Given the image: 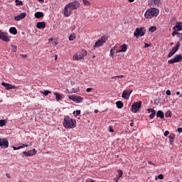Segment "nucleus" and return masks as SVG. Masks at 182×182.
I'll return each instance as SVG.
<instances>
[{"mask_svg":"<svg viewBox=\"0 0 182 182\" xmlns=\"http://www.w3.org/2000/svg\"><path fill=\"white\" fill-rule=\"evenodd\" d=\"M63 126H64L65 129H75L76 127V119L66 115L64 117Z\"/></svg>","mask_w":182,"mask_h":182,"instance_id":"nucleus-1","label":"nucleus"},{"mask_svg":"<svg viewBox=\"0 0 182 182\" xmlns=\"http://www.w3.org/2000/svg\"><path fill=\"white\" fill-rule=\"evenodd\" d=\"M160 11L156 8H150L146 10L144 14V16L146 19H151V18H154L159 15Z\"/></svg>","mask_w":182,"mask_h":182,"instance_id":"nucleus-2","label":"nucleus"},{"mask_svg":"<svg viewBox=\"0 0 182 182\" xmlns=\"http://www.w3.org/2000/svg\"><path fill=\"white\" fill-rule=\"evenodd\" d=\"M87 55V51L85 49H82L79 50L76 54H74L73 56V60H81L82 59H85V56Z\"/></svg>","mask_w":182,"mask_h":182,"instance_id":"nucleus-3","label":"nucleus"},{"mask_svg":"<svg viewBox=\"0 0 182 182\" xmlns=\"http://www.w3.org/2000/svg\"><path fill=\"white\" fill-rule=\"evenodd\" d=\"M141 101H139L132 104L131 107V111L132 113H137L140 112V109H141Z\"/></svg>","mask_w":182,"mask_h":182,"instance_id":"nucleus-4","label":"nucleus"},{"mask_svg":"<svg viewBox=\"0 0 182 182\" xmlns=\"http://www.w3.org/2000/svg\"><path fill=\"white\" fill-rule=\"evenodd\" d=\"M146 33V28L144 27L136 28L135 31L134 32V36L136 38H139V36H144Z\"/></svg>","mask_w":182,"mask_h":182,"instance_id":"nucleus-5","label":"nucleus"},{"mask_svg":"<svg viewBox=\"0 0 182 182\" xmlns=\"http://www.w3.org/2000/svg\"><path fill=\"white\" fill-rule=\"evenodd\" d=\"M106 41H107V38L106 36H102L97 41L95 42V44L93 46L94 49L103 46V44L106 43Z\"/></svg>","mask_w":182,"mask_h":182,"instance_id":"nucleus-6","label":"nucleus"},{"mask_svg":"<svg viewBox=\"0 0 182 182\" xmlns=\"http://www.w3.org/2000/svg\"><path fill=\"white\" fill-rule=\"evenodd\" d=\"M180 46H181V43L179 42H177L176 46L172 48V50L168 53V58H170L172 56H174L176 55V52L180 48Z\"/></svg>","mask_w":182,"mask_h":182,"instance_id":"nucleus-7","label":"nucleus"},{"mask_svg":"<svg viewBox=\"0 0 182 182\" xmlns=\"http://www.w3.org/2000/svg\"><path fill=\"white\" fill-rule=\"evenodd\" d=\"M178 62H182V55L181 54L176 55L174 58L168 60L169 65H173V63H178Z\"/></svg>","mask_w":182,"mask_h":182,"instance_id":"nucleus-8","label":"nucleus"},{"mask_svg":"<svg viewBox=\"0 0 182 182\" xmlns=\"http://www.w3.org/2000/svg\"><path fill=\"white\" fill-rule=\"evenodd\" d=\"M68 99H70V100H73L74 103H82V102H83V97L79 95H70Z\"/></svg>","mask_w":182,"mask_h":182,"instance_id":"nucleus-9","label":"nucleus"},{"mask_svg":"<svg viewBox=\"0 0 182 182\" xmlns=\"http://www.w3.org/2000/svg\"><path fill=\"white\" fill-rule=\"evenodd\" d=\"M36 153H38V151H36V149H35L28 151H23L21 154V157H31L32 156H35Z\"/></svg>","mask_w":182,"mask_h":182,"instance_id":"nucleus-10","label":"nucleus"},{"mask_svg":"<svg viewBox=\"0 0 182 182\" xmlns=\"http://www.w3.org/2000/svg\"><path fill=\"white\" fill-rule=\"evenodd\" d=\"M72 11L73 10L70 9V7L67 4L63 10V14L64 16H65L66 18H69V16L72 15Z\"/></svg>","mask_w":182,"mask_h":182,"instance_id":"nucleus-11","label":"nucleus"},{"mask_svg":"<svg viewBox=\"0 0 182 182\" xmlns=\"http://www.w3.org/2000/svg\"><path fill=\"white\" fill-rule=\"evenodd\" d=\"M73 11L77 9L80 6V3L77 0H75L67 4Z\"/></svg>","mask_w":182,"mask_h":182,"instance_id":"nucleus-12","label":"nucleus"},{"mask_svg":"<svg viewBox=\"0 0 182 182\" xmlns=\"http://www.w3.org/2000/svg\"><path fill=\"white\" fill-rule=\"evenodd\" d=\"M0 39L4 42H9V38H8V33L0 30Z\"/></svg>","mask_w":182,"mask_h":182,"instance_id":"nucleus-13","label":"nucleus"},{"mask_svg":"<svg viewBox=\"0 0 182 182\" xmlns=\"http://www.w3.org/2000/svg\"><path fill=\"white\" fill-rule=\"evenodd\" d=\"M0 147L2 149H8V147H9V142L8 140H6L5 138H0Z\"/></svg>","mask_w":182,"mask_h":182,"instance_id":"nucleus-14","label":"nucleus"},{"mask_svg":"<svg viewBox=\"0 0 182 182\" xmlns=\"http://www.w3.org/2000/svg\"><path fill=\"white\" fill-rule=\"evenodd\" d=\"M1 85H2L3 86H4V87H6V90H10V89H16V86L12 85H11V84H8V83H6V82H3L1 83Z\"/></svg>","mask_w":182,"mask_h":182,"instance_id":"nucleus-15","label":"nucleus"},{"mask_svg":"<svg viewBox=\"0 0 182 182\" xmlns=\"http://www.w3.org/2000/svg\"><path fill=\"white\" fill-rule=\"evenodd\" d=\"M36 28H38V29H45V28H46V23H45V21L38 22L37 23Z\"/></svg>","mask_w":182,"mask_h":182,"instance_id":"nucleus-16","label":"nucleus"},{"mask_svg":"<svg viewBox=\"0 0 182 182\" xmlns=\"http://www.w3.org/2000/svg\"><path fill=\"white\" fill-rule=\"evenodd\" d=\"M25 16H26V13H21L18 16H16L14 17L15 21H21V19H23V18H25Z\"/></svg>","mask_w":182,"mask_h":182,"instance_id":"nucleus-17","label":"nucleus"},{"mask_svg":"<svg viewBox=\"0 0 182 182\" xmlns=\"http://www.w3.org/2000/svg\"><path fill=\"white\" fill-rule=\"evenodd\" d=\"M132 92H133V90H131V92H129L126 90L123 91L122 97L123 99H126V100L129 99V97L130 96V93H132Z\"/></svg>","mask_w":182,"mask_h":182,"instance_id":"nucleus-18","label":"nucleus"},{"mask_svg":"<svg viewBox=\"0 0 182 182\" xmlns=\"http://www.w3.org/2000/svg\"><path fill=\"white\" fill-rule=\"evenodd\" d=\"M173 31H182V23L178 22L176 26L173 28Z\"/></svg>","mask_w":182,"mask_h":182,"instance_id":"nucleus-19","label":"nucleus"},{"mask_svg":"<svg viewBox=\"0 0 182 182\" xmlns=\"http://www.w3.org/2000/svg\"><path fill=\"white\" fill-rule=\"evenodd\" d=\"M149 4H151V6H159L160 0H149Z\"/></svg>","mask_w":182,"mask_h":182,"instance_id":"nucleus-20","label":"nucleus"},{"mask_svg":"<svg viewBox=\"0 0 182 182\" xmlns=\"http://www.w3.org/2000/svg\"><path fill=\"white\" fill-rule=\"evenodd\" d=\"M175 137H176V134H170V135L168 136L170 144H173V143H174V139H175Z\"/></svg>","mask_w":182,"mask_h":182,"instance_id":"nucleus-21","label":"nucleus"},{"mask_svg":"<svg viewBox=\"0 0 182 182\" xmlns=\"http://www.w3.org/2000/svg\"><path fill=\"white\" fill-rule=\"evenodd\" d=\"M119 50L120 52H127V46L126 44L121 45L119 46Z\"/></svg>","mask_w":182,"mask_h":182,"instance_id":"nucleus-22","label":"nucleus"},{"mask_svg":"<svg viewBox=\"0 0 182 182\" xmlns=\"http://www.w3.org/2000/svg\"><path fill=\"white\" fill-rule=\"evenodd\" d=\"M156 117H160V119H164V112L161 110H159L156 113Z\"/></svg>","mask_w":182,"mask_h":182,"instance_id":"nucleus-23","label":"nucleus"},{"mask_svg":"<svg viewBox=\"0 0 182 182\" xmlns=\"http://www.w3.org/2000/svg\"><path fill=\"white\" fill-rule=\"evenodd\" d=\"M10 33H12V35H16L18 33V30H16V28L15 27H11L9 28Z\"/></svg>","mask_w":182,"mask_h":182,"instance_id":"nucleus-24","label":"nucleus"},{"mask_svg":"<svg viewBox=\"0 0 182 182\" xmlns=\"http://www.w3.org/2000/svg\"><path fill=\"white\" fill-rule=\"evenodd\" d=\"M35 16L36 18H37L38 19L41 18H43V13L41 12V11H38L35 14Z\"/></svg>","mask_w":182,"mask_h":182,"instance_id":"nucleus-25","label":"nucleus"},{"mask_svg":"<svg viewBox=\"0 0 182 182\" xmlns=\"http://www.w3.org/2000/svg\"><path fill=\"white\" fill-rule=\"evenodd\" d=\"M117 109H122L123 107V102L122 101H117L116 102Z\"/></svg>","mask_w":182,"mask_h":182,"instance_id":"nucleus-26","label":"nucleus"},{"mask_svg":"<svg viewBox=\"0 0 182 182\" xmlns=\"http://www.w3.org/2000/svg\"><path fill=\"white\" fill-rule=\"evenodd\" d=\"M55 96V100H57V102H59V100H62V95L58 94V93H55L54 94Z\"/></svg>","mask_w":182,"mask_h":182,"instance_id":"nucleus-27","label":"nucleus"},{"mask_svg":"<svg viewBox=\"0 0 182 182\" xmlns=\"http://www.w3.org/2000/svg\"><path fill=\"white\" fill-rule=\"evenodd\" d=\"M6 123H8V122H6V120L1 119L0 120V127H4V126L6 125Z\"/></svg>","mask_w":182,"mask_h":182,"instance_id":"nucleus-28","label":"nucleus"},{"mask_svg":"<svg viewBox=\"0 0 182 182\" xmlns=\"http://www.w3.org/2000/svg\"><path fill=\"white\" fill-rule=\"evenodd\" d=\"M123 77H126L125 75H116L111 77V79H123Z\"/></svg>","mask_w":182,"mask_h":182,"instance_id":"nucleus-29","label":"nucleus"},{"mask_svg":"<svg viewBox=\"0 0 182 182\" xmlns=\"http://www.w3.org/2000/svg\"><path fill=\"white\" fill-rule=\"evenodd\" d=\"M115 48L116 47H113L110 50V55H109V56H111L112 58H113V56H114V48Z\"/></svg>","mask_w":182,"mask_h":182,"instance_id":"nucleus-30","label":"nucleus"},{"mask_svg":"<svg viewBox=\"0 0 182 182\" xmlns=\"http://www.w3.org/2000/svg\"><path fill=\"white\" fill-rule=\"evenodd\" d=\"M149 31L150 32H156V31H157V28H156V26H151L149 28Z\"/></svg>","mask_w":182,"mask_h":182,"instance_id":"nucleus-31","label":"nucleus"},{"mask_svg":"<svg viewBox=\"0 0 182 182\" xmlns=\"http://www.w3.org/2000/svg\"><path fill=\"white\" fill-rule=\"evenodd\" d=\"M73 114H75V117H77V116H80V110H75L73 112Z\"/></svg>","mask_w":182,"mask_h":182,"instance_id":"nucleus-32","label":"nucleus"},{"mask_svg":"<svg viewBox=\"0 0 182 182\" xmlns=\"http://www.w3.org/2000/svg\"><path fill=\"white\" fill-rule=\"evenodd\" d=\"M117 173H118V175L117 176H118L119 178H122V176H123V171L118 170Z\"/></svg>","mask_w":182,"mask_h":182,"instance_id":"nucleus-33","label":"nucleus"},{"mask_svg":"<svg viewBox=\"0 0 182 182\" xmlns=\"http://www.w3.org/2000/svg\"><path fill=\"white\" fill-rule=\"evenodd\" d=\"M82 2L84 4V5H85V6H90V2H89V1H87V0H82Z\"/></svg>","mask_w":182,"mask_h":182,"instance_id":"nucleus-34","label":"nucleus"},{"mask_svg":"<svg viewBox=\"0 0 182 182\" xmlns=\"http://www.w3.org/2000/svg\"><path fill=\"white\" fill-rule=\"evenodd\" d=\"M15 2H16V5L17 6H20V5H23V3L22 2V1L16 0Z\"/></svg>","mask_w":182,"mask_h":182,"instance_id":"nucleus-35","label":"nucleus"},{"mask_svg":"<svg viewBox=\"0 0 182 182\" xmlns=\"http://www.w3.org/2000/svg\"><path fill=\"white\" fill-rule=\"evenodd\" d=\"M11 48H12V52L16 53V50H18V47H16V46L11 45Z\"/></svg>","mask_w":182,"mask_h":182,"instance_id":"nucleus-36","label":"nucleus"},{"mask_svg":"<svg viewBox=\"0 0 182 182\" xmlns=\"http://www.w3.org/2000/svg\"><path fill=\"white\" fill-rule=\"evenodd\" d=\"M165 116L166 117H171V111H168L165 113Z\"/></svg>","mask_w":182,"mask_h":182,"instance_id":"nucleus-37","label":"nucleus"},{"mask_svg":"<svg viewBox=\"0 0 182 182\" xmlns=\"http://www.w3.org/2000/svg\"><path fill=\"white\" fill-rule=\"evenodd\" d=\"M76 37L75 36V34H71L70 36H69V41H75V38Z\"/></svg>","mask_w":182,"mask_h":182,"instance_id":"nucleus-38","label":"nucleus"},{"mask_svg":"<svg viewBox=\"0 0 182 182\" xmlns=\"http://www.w3.org/2000/svg\"><path fill=\"white\" fill-rule=\"evenodd\" d=\"M50 93H52V92L48 91V90H46V91H44V92H43V95L44 96H48V95H49V94H50Z\"/></svg>","mask_w":182,"mask_h":182,"instance_id":"nucleus-39","label":"nucleus"},{"mask_svg":"<svg viewBox=\"0 0 182 182\" xmlns=\"http://www.w3.org/2000/svg\"><path fill=\"white\" fill-rule=\"evenodd\" d=\"M79 91V88H73L71 90V93H77Z\"/></svg>","mask_w":182,"mask_h":182,"instance_id":"nucleus-40","label":"nucleus"},{"mask_svg":"<svg viewBox=\"0 0 182 182\" xmlns=\"http://www.w3.org/2000/svg\"><path fill=\"white\" fill-rule=\"evenodd\" d=\"M147 112H149V113H151V114L156 112V111L151 108H148Z\"/></svg>","mask_w":182,"mask_h":182,"instance_id":"nucleus-41","label":"nucleus"},{"mask_svg":"<svg viewBox=\"0 0 182 182\" xmlns=\"http://www.w3.org/2000/svg\"><path fill=\"white\" fill-rule=\"evenodd\" d=\"M177 30H173V32L172 33V36H176V35H178V32H177Z\"/></svg>","mask_w":182,"mask_h":182,"instance_id":"nucleus-42","label":"nucleus"},{"mask_svg":"<svg viewBox=\"0 0 182 182\" xmlns=\"http://www.w3.org/2000/svg\"><path fill=\"white\" fill-rule=\"evenodd\" d=\"M155 117H156V112H152V114H151L149 115V117H150L151 119H154Z\"/></svg>","mask_w":182,"mask_h":182,"instance_id":"nucleus-43","label":"nucleus"},{"mask_svg":"<svg viewBox=\"0 0 182 182\" xmlns=\"http://www.w3.org/2000/svg\"><path fill=\"white\" fill-rule=\"evenodd\" d=\"M109 133H113L114 132L112 126L109 127Z\"/></svg>","mask_w":182,"mask_h":182,"instance_id":"nucleus-44","label":"nucleus"},{"mask_svg":"<svg viewBox=\"0 0 182 182\" xmlns=\"http://www.w3.org/2000/svg\"><path fill=\"white\" fill-rule=\"evenodd\" d=\"M178 38H179L180 42H181V41H182V33H178Z\"/></svg>","mask_w":182,"mask_h":182,"instance_id":"nucleus-45","label":"nucleus"},{"mask_svg":"<svg viewBox=\"0 0 182 182\" xmlns=\"http://www.w3.org/2000/svg\"><path fill=\"white\" fill-rule=\"evenodd\" d=\"M24 147H28V144H22V145L19 146V149H24Z\"/></svg>","mask_w":182,"mask_h":182,"instance_id":"nucleus-46","label":"nucleus"},{"mask_svg":"<svg viewBox=\"0 0 182 182\" xmlns=\"http://www.w3.org/2000/svg\"><path fill=\"white\" fill-rule=\"evenodd\" d=\"M158 178H159V180H163V178H164V176H163V174H159V175L158 176Z\"/></svg>","mask_w":182,"mask_h":182,"instance_id":"nucleus-47","label":"nucleus"},{"mask_svg":"<svg viewBox=\"0 0 182 182\" xmlns=\"http://www.w3.org/2000/svg\"><path fill=\"white\" fill-rule=\"evenodd\" d=\"M168 134H170V132H168V131H166V132L164 133V135L165 136H168Z\"/></svg>","mask_w":182,"mask_h":182,"instance_id":"nucleus-48","label":"nucleus"},{"mask_svg":"<svg viewBox=\"0 0 182 182\" xmlns=\"http://www.w3.org/2000/svg\"><path fill=\"white\" fill-rule=\"evenodd\" d=\"M92 90H93V88L89 87V88H87L86 92H87V93H89V92H92Z\"/></svg>","mask_w":182,"mask_h":182,"instance_id":"nucleus-49","label":"nucleus"},{"mask_svg":"<svg viewBox=\"0 0 182 182\" xmlns=\"http://www.w3.org/2000/svg\"><path fill=\"white\" fill-rule=\"evenodd\" d=\"M166 95L167 96H170L171 95V91H170V90H166Z\"/></svg>","mask_w":182,"mask_h":182,"instance_id":"nucleus-50","label":"nucleus"},{"mask_svg":"<svg viewBox=\"0 0 182 182\" xmlns=\"http://www.w3.org/2000/svg\"><path fill=\"white\" fill-rule=\"evenodd\" d=\"M114 180L115 182H119V181L120 180V178L119 176H117Z\"/></svg>","mask_w":182,"mask_h":182,"instance_id":"nucleus-51","label":"nucleus"},{"mask_svg":"<svg viewBox=\"0 0 182 182\" xmlns=\"http://www.w3.org/2000/svg\"><path fill=\"white\" fill-rule=\"evenodd\" d=\"M20 56H21V58H28V55L25 54H20Z\"/></svg>","mask_w":182,"mask_h":182,"instance_id":"nucleus-52","label":"nucleus"},{"mask_svg":"<svg viewBox=\"0 0 182 182\" xmlns=\"http://www.w3.org/2000/svg\"><path fill=\"white\" fill-rule=\"evenodd\" d=\"M148 164H151L152 166H156V164H154L153 162H151V161H148Z\"/></svg>","mask_w":182,"mask_h":182,"instance_id":"nucleus-53","label":"nucleus"},{"mask_svg":"<svg viewBox=\"0 0 182 182\" xmlns=\"http://www.w3.org/2000/svg\"><path fill=\"white\" fill-rule=\"evenodd\" d=\"M178 133H182V128L181 127L178 128Z\"/></svg>","mask_w":182,"mask_h":182,"instance_id":"nucleus-54","label":"nucleus"},{"mask_svg":"<svg viewBox=\"0 0 182 182\" xmlns=\"http://www.w3.org/2000/svg\"><path fill=\"white\" fill-rule=\"evenodd\" d=\"M12 148L14 149V150H20L19 146L17 148L16 146H12Z\"/></svg>","mask_w":182,"mask_h":182,"instance_id":"nucleus-55","label":"nucleus"},{"mask_svg":"<svg viewBox=\"0 0 182 182\" xmlns=\"http://www.w3.org/2000/svg\"><path fill=\"white\" fill-rule=\"evenodd\" d=\"M6 177H7V178H11V175L9 173H6Z\"/></svg>","mask_w":182,"mask_h":182,"instance_id":"nucleus-56","label":"nucleus"},{"mask_svg":"<svg viewBox=\"0 0 182 182\" xmlns=\"http://www.w3.org/2000/svg\"><path fill=\"white\" fill-rule=\"evenodd\" d=\"M150 46V44L149 43H145L144 48H149Z\"/></svg>","mask_w":182,"mask_h":182,"instance_id":"nucleus-57","label":"nucleus"},{"mask_svg":"<svg viewBox=\"0 0 182 182\" xmlns=\"http://www.w3.org/2000/svg\"><path fill=\"white\" fill-rule=\"evenodd\" d=\"M115 53H117H117H122V51H120V50H117L116 52H115Z\"/></svg>","mask_w":182,"mask_h":182,"instance_id":"nucleus-58","label":"nucleus"},{"mask_svg":"<svg viewBox=\"0 0 182 182\" xmlns=\"http://www.w3.org/2000/svg\"><path fill=\"white\" fill-rule=\"evenodd\" d=\"M71 85H72V86H73V85H76V82H75L74 81H71Z\"/></svg>","mask_w":182,"mask_h":182,"instance_id":"nucleus-59","label":"nucleus"},{"mask_svg":"<svg viewBox=\"0 0 182 182\" xmlns=\"http://www.w3.org/2000/svg\"><path fill=\"white\" fill-rule=\"evenodd\" d=\"M131 127H133L134 126V122H132L130 124Z\"/></svg>","mask_w":182,"mask_h":182,"instance_id":"nucleus-60","label":"nucleus"},{"mask_svg":"<svg viewBox=\"0 0 182 182\" xmlns=\"http://www.w3.org/2000/svg\"><path fill=\"white\" fill-rule=\"evenodd\" d=\"M55 60H58V55H55Z\"/></svg>","mask_w":182,"mask_h":182,"instance_id":"nucleus-61","label":"nucleus"},{"mask_svg":"<svg viewBox=\"0 0 182 182\" xmlns=\"http://www.w3.org/2000/svg\"><path fill=\"white\" fill-rule=\"evenodd\" d=\"M39 2L43 3L44 1L43 0H38Z\"/></svg>","mask_w":182,"mask_h":182,"instance_id":"nucleus-62","label":"nucleus"},{"mask_svg":"<svg viewBox=\"0 0 182 182\" xmlns=\"http://www.w3.org/2000/svg\"><path fill=\"white\" fill-rule=\"evenodd\" d=\"M176 95H180V92H178V91L176 92Z\"/></svg>","mask_w":182,"mask_h":182,"instance_id":"nucleus-63","label":"nucleus"},{"mask_svg":"<svg viewBox=\"0 0 182 182\" xmlns=\"http://www.w3.org/2000/svg\"><path fill=\"white\" fill-rule=\"evenodd\" d=\"M85 182H95V181H86Z\"/></svg>","mask_w":182,"mask_h":182,"instance_id":"nucleus-64","label":"nucleus"}]
</instances>
